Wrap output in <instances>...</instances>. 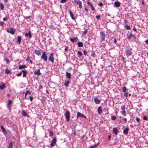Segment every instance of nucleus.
Here are the masks:
<instances>
[{
    "instance_id": "24",
    "label": "nucleus",
    "mask_w": 148,
    "mask_h": 148,
    "mask_svg": "<svg viewBox=\"0 0 148 148\" xmlns=\"http://www.w3.org/2000/svg\"><path fill=\"white\" fill-rule=\"evenodd\" d=\"M118 130L116 128H114L113 129V133L116 135H117V131Z\"/></svg>"
},
{
    "instance_id": "30",
    "label": "nucleus",
    "mask_w": 148,
    "mask_h": 148,
    "mask_svg": "<svg viewBox=\"0 0 148 148\" xmlns=\"http://www.w3.org/2000/svg\"><path fill=\"white\" fill-rule=\"evenodd\" d=\"M132 37H133L134 38H136L135 36L131 34H130V36H127V38L128 39L130 40V38Z\"/></svg>"
},
{
    "instance_id": "23",
    "label": "nucleus",
    "mask_w": 148,
    "mask_h": 148,
    "mask_svg": "<svg viewBox=\"0 0 148 148\" xmlns=\"http://www.w3.org/2000/svg\"><path fill=\"white\" fill-rule=\"evenodd\" d=\"M22 39L21 36H18L17 37V42L18 44H20L21 42Z\"/></svg>"
},
{
    "instance_id": "47",
    "label": "nucleus",
    "mask_w": 148,
    "mask_h": 148,
    "mask_svg": "<svg viewBox=\"0 0 148 148\" xmlns=\"http://www.w3.org/2000/svg\"><path fill=\"white\" fill-rule=\"evenodd\" d=\"M116 116H111V119L113 120H114L115 119H116Z\"/></svg>"
},
{
    "instance_id": "1",
    "label": "nucleus",
    "mask_w": 148,
    "mask_h": 148,
    "mask_svg": "<svg viewBox=\"0 0 148 148\" xmlns=\"http://www.w3.org/2000/svg\"><path fill=\"white\" fill-rule=\"evenodd\" d=\"M41 58L44 60L45 62L47 61L48 57L45 51H44L42 52V55L41 56Z\"/></svg>"
},
{
    "instance_id": "62",
    "label": "nucleus",
    "mask_w": 148,
    "mask_h": 148,
    "mask_svg": "<svg viewBox=\"0 0 148 148\" xmlns=\"http://www.w3.org/2000/svg\"><path fill=\"white\" fill-rule=\"evenodd\" d=\"M84 10L86 11V12H87L88 11V10L86 8H84Z\"/></svg>"
},
{
    "instance_id": "40",
    "label": "nucleus",
    "mask_w": 148,
    "mask_h": 148,
    "mask_svg": "<svg viewBox=\"0 0 148 148\" xmlns=\"http://www.w3.org/2000/svg\"><path fill=\"white\" fill-rule=\"evenodd\" d=\"M100 143L98 142L97 143V144L94 145H93L91 146L93 147V148H96L98 145Z\"/></svg>"
},
{
    "instance_id": "16",
    "label": "nucleus",
    "mask_w": 148,
    "mask_h": 148,
    "mask_svg": "<svg viewBox=\"0 0 148 148\" xmlns=\"http://www.w3.org/2000/svg\"><path fill=\"white\" fill-rule=\"evenodd\" d=\"M68 12H69V13L70 16L71 17V18L72 19H73V20L75 19V18L74 17L73 14V13L70 10H68Z\"/></svg>"
},
{
    "instance_id": "33",
    "label": "nucleus",
    "mask_w": 148,
    "mask_h": 148,
    "mask_svg": "<svg viewBox=\"0 0 148 148\" xmlns=\"http://www.w3.org/2000/svg\"><path fill=\"white\" fill-rule=\"evenodd\" d=\"M77 54L78 55V57L79 58H80L82 55V52L80 51H78Z\"/></svg>"
},
{
    "instance_id": "25",
    "label": "nucleus",
    "mask_w": 148,
    "mask_h": 148,
    "mask_svg": "<svg viewBox=\"0 0 148 148\" xmlns=\"http://www.w3.org/2000/svg\"><path fill=\"white\" fill-rule=\"evenodd\" d=\"M114 5L116 7H119L120 6V3L119 1H116L114 3Z\"/></svg>"
},
{
    "instance_id": "28",
    "label": "nucleus",
    "mask_w": 148,
    "mask_h": 148,
    "mask_svg": "<svg viewBox=\"0 0 148 148\" xmlns=\"http://www.w3.org/2000/svg\"><path fill=\"white\" fill-rule=\"evenodd\" d=\"M77 46L79 47H82L83 46V44L82 42H79L77 44Z\"/></svg>"
},
{
    "instance_id": "29",
    "label": "nucleus",
    "mask_w": 148,
    "mask_h": 148,
    "mask_svg": "<svg viewBox=\"0 0 148 148\" xmlns=\"http://www.w3.org/2000/svg\"><path fill=\"white\" fill-rule=\"evenodd\" d=\"M69 81H67L64 83V85L66 87H67L69 86Z\"/></svg>"
},
{
    "instance_id": "60",
    "label": "nucleus",
    "mask_w": 148,
    "mask_h": 148,
    "mask_svg": "<svg viewBox=\"0 0 148 148\" xmlns=\"http://www.w3.org/2000/svg\"><path fill=\"white\" fill-rule=\"evenodd\" d=\"M102 46L103 47H106V44L105 43H102Z\"/></svg>"
},
{
    "instance_id": "46",
    "label": "nucleus",
    "mask_w": 148,
    "mask_h": 148,
    "mask_svg": "<svg viewBox=\"0 0 148 148\" xmlns=\"http://www.w3.org/2000/svg\"><path fill=\"white\" fill-rule=\"evenodd\" d=\"M22 74V72H21V71L20 72V73L18 74H17L16 75L18 77H20L21 76Z\"/></svg>"
},
{
    "instance_id": "63",
    "label": "nucleus",
    "mask_w": 148,
    "mask_h": 148,
    "mask_svg": "<svg viewBox=\"0 0 148 148\" xmlns=\"http://www.w3.org/2000/svg\"><path fill=\"white\" fill-rule=\"evenodd\" d=\"M145 42L147 44H148V39L145 41Z\"/></svg>"
},
{
    "instance_id": "6",
    "label": "nucleus",
    "mask_w": 148,
    "mask_h": 148,
    "mask_svg": "<svg viewBox=\"0 0 148 148\" xmlns=\"http://www.w3.org/2000/svg\"><path fill=\"white\" fill-rule=\"evenodd\" d=\"M100 37L101 39V41H104L105 40L106 35L105 33L103 32H100Z\"/></svg>"
},
{
    "instance_id": "48",
    "label": "nucleus",
    "mask_w": 148,
    "mask_h": 148,
    "mask_svg": "<svg viewBox=\"0 0 148 148\" xmlns=\"http://www.w3.org/2000/svg\"><path fill=\"white\" fill-rule=\"evenodd\" d=\"M5 60L7 64H8L9 63V59L7 58H5Z\"/></svg>"
},
{
    "instance_id": "7",
    "label": "nucleus",
    "mask_w": 148,
    "mask_h": 148,
    "mask_svg": "<svg viewBox=\"0 0 148 148\" xmlns=\"http://www.w3.org/2000/svg\"><path fill=\"white\" fill-rule=\"evenodd\" d=\"M126 54L127 56H131L132 55V52L131 49H128L125 51Z\"/></svg>"
},
{
    "instance_id": "2",
    "label": "nucleus",
    "mask_w": 148,
    "mask_h": 148,
    "mask_svg": "<svg viewBox=\"0 0 148 148\" xmlns=\"http://www.w3.org/2000/svg\"><path fill=\"white\" fill-rule=\"evenodd\" d=\"M73 3L79 5V8L81 9L82 8V2L79 0H74Z\"/></svg>"
},
{
    "instance_id": "64",
    "label": "nucleus",
    "mask_w": 148,
    "mask_h": 148,
    "mask_svg": "<svg viewBox=\"0 0 148 148\" xmlns=\"http://www.w3.org/2000/svg\"><path fill=\"white\" fill-rule=\"evenodd\" d=\"M123 120H124L125 122V123H126L127 121V119L126 118H125L123 119Z\"/></svg>"
},
{
    "instance_id": "58",
    "label": "nucleus",
    "mask_w": 148,
    "mask_h": 148,
    "mask_svg": "<svg viewBox=\"0 0 148 148\" xmlns=\"http://www.w3.org/2000/svg\"><path fill=\"white\" fill-rule=\"evenodd\" d=\"M30 100L31 101H32L33 99V97H31V96H30Z\"/></svg>"
},
{
    "instance_id": "31",
    "label": "nucleus",
    "mask_w": 148,
    "mask_h": 148,
    "mask_svg": "<svg viewBox=\"0 0 148 148\" xmlns=\"http://www.w3.org/2000/svg\"><path fill=\"white\" fill-rule=\"evenodd\" d=\"M5 87V84L3 83L1 85H0V89L1 90L3 89Z\"/></svg>"
},
{
    "instance_id": "53",
    "label": "nucleus",
    "mask_w": 148,
    "mask_h": 148,
    "mask_svg": "<svg viewBox=\"0 0 148 148\" xmlns=\"http://www.w3.org/2000/svg\"><path fill=\"white\" fill-rule=\"evenodd\" d=\"M67 1V0H61L60 1V3H64V2H66Z\"/></svg>"
},
{
    "instance_id": "34",
    "label": "nucleus",
    "mask_w": 148,
    "mask_h": 148,
    "mask_svg": "<svg viewBox=\"0 0 148 148\" xmlns=\"http://www.w3.org/2000/svg\"><path fill=\"white\" fill-rule=\"evenodd\" d=\"M120 112L124 116H125L126 115V112L125 111H121Z\"/></svg>"
},
{
    "instance_id": "55",
    "label": "nucleus",
    "mask_w": 148,
    "mask_h": 148,
    "mask_svg": "<svg viewBox=\"0 0 148 148\" xmlns=\"http://www.w3.org/2000/svg\"><path fill=\"white\" fill-rule=\"evenodd\" d=\"M114 38L113 42L115 44H116L117 43V41H116V38Z\"/></svg>"
},
{
    "instance_id": "37",
    "label": "nucleus",
    "mask_w": 148,
    "mask_h": 148,
    "mask_svg": "<svg viewBox=\"0 0 148 148\" xmlns=\"http://www.w3.org/2000/svg\"><path fill=\"white\" fill-rule=\"evenodd\" d=\"M22 114L25 116H26L27 115V113L24 110L22 111Z\"/></svg>"
},
{
    "instance_id": "22",
    "label": "nucleus",
    "mask_w": 148,
    "mask_h": 148,
    "mask_svg": "<svg viewBox=\"0 0 148 148\" xmlns=\"http://www.w3.org/2000/svg\"><path fill=\"white\" fill-rule=\"evenodd\" d=\"M87 3L89 5H90L92 8V10L93 11H94L95 10V8L90 3L89 1H87Z\"/></svg>"
},
{
    "instance_id": "49",
    "label": "nucleus",
    "mask_w": 148,
    "mask_h": 148,
    "mask_svg": "<svg viewBox=\"0 0 148 148\" xmlns=\"http://www.w3.org/2000/svg\"><path fill=\"white\" fill-rule=\"evenodd\" d=\"M25 94L26 95H27V94L30 95L31 94V93L30 91L29 90H27L25 92Z\"/></svg>"
},
{
    "instance_id": "36",
    "label": "nucleus",
    "mask_w": 148,
    "mask_h": 148,
    "mask_svg": "<svg viewBox=\"0 0 148 148\" xmlns=\"http://www.w3.org/2000/svg\"><path fill=\"white\" fill-rule=\"evenodd\" d=\"M0 8L2 10H3V9L4 8V6L3 4V3H0Z\"/></svg>"
},
{
    "instance_id": "12",
    "label": "nucleus",
    "mask_w": 148,
    "mask_h": 148,
    "mask_svg": "<svg viewBox=\"0 0 148 148\" xmlns=\"http://www.w3.org/2000/svg\"><path fill=\"white\" fill-rule=\"evenodd\" d=\"M16 29L13 28H10L9 29V33L12 35H14L15 31Z\"/></svg>"
},
{
    "instance_id": "43",
    "label": "nucleus",
    "mask_w": 148,
    "mask_h": 148,
    "mask_svg": "<svg viewBox=\"0 0 148 148\" xmlns=\"http://www.w3.org/2000/svg\"><path fill=\"white\" fill-rule=\"evenodd\" d=\"M126 88L125 86H123L122 88V90L123 92H125L126 91Z\"/></svg>"
},
{
    "instance_id": "5",
    "label": "nucleus",
    "mask_w": 148,
    "mask_h": 148,
    "mask_svg": "<svg viewBox=\"0 0 148 148\" xmlns=\"http://www.w3.org/2000/svg\"><path fill=\"white\" fill-rule=\"evenodd\" d=\"M53 55V53H52L50 54L48 57V60L52 63H53L54 62V59Z\"/></svg>"
},
{
    "instance_id": "41",
    "label": "nucleus",
    "mask_w": 148,
    "mask_h": 148,
    "mask_svg": "<svg viewBox=\"0 0 148 148\" xmlns=\"http://www.w3.org/2000/svg\"><path fill=\"white\" fill-rule=\"evenodd\" d=\"M4 22L2 21H0V25L3 27H4Z\"/></svg>"
},
{
    "instance_id": "9",
    "label": "nucleus",
    "mask_w": 148,
    "mask_h": 148,
    "mask_svg": "<svg viewBox=\"0 0 148 148\" xmlns=\"http://www.w3.org/2000/svg\"><path fill=\"white\" fill-rule=\"evenodd\" d=\"M57 141L56 139V137H54L51 141L50 144V146L51 147H53L56 144Z\"/></svg>"
},
{
    "instance_id": "54",
    "label": "nucleus",
    "mask_w": 148,
    "mask_h": 148,
    "mask_svg": "<svg viewBox=\"0 0 148 148\" xmlns=\"http://www.w3.org/2000/svg\"><path fill=\"white\" fill-rule=\"evenodd\" d=\"M30 16H24V18L25 19H27L29 18H30Z\"/></svg>"
},
{
    "instance_id": "21",
    "label": "nucleus",
    "mask_w": 148,
    "mask_h": 148,
    "mask_svg": "<svg viewBox=\"0 0 148 148\" xmlns=\"http://www.w3.org/2000/svg\"><path fill=\"white\" fill-rule=\"evenodd\" d=\"M21 72L23 73V77H26L27 73L26 71H24V70H21Z\"/></svg>"
},
{
    "instance_id": "14",
    "label": "nucleus",
    "mask_w": 148,
    "mask_h": 148,
    "mask_svg": "<svg viewBox=\"0 0 148 148\" xmlns=\"http://www.w3.org/2000/svg\"><path fill=\"white\" fill-rule=\"evenodd\" d=\"M94 101L95 103L97 104H99L100 103V100L98 99V98L96 97L94 99Z\"/></svg>"
},
{
    "instance_id": "50",
    "label": "nucleus",
    "mask_w": 148,
    "mask_h": 148,
    "mask_svg": "<svg viewBox=\"0 0 148 148\" xmlns=\"http://www.w3.org/2000/svg\"><path fill=\"white\" fill-rule=\"evenodd\" d=\"M143 119L144 120L147 121L148 119L146 116H144L143 117Z\"/></svg>"
},
{
    "instance_id": "27",
    "label": "nucleus",
    "mask_w": 148,
    "mask_h": 148,
    "mask_svg": "<svg viewBox=\"0 0 148 148\" xmlns=\"http://www.w3.org/2000/svg\"><path fill=\"white\" fill-rule=\"evenodd\" d=\"M97 112L99 114H101L102 112V110L101 107L99 106L98 107L97 109Z\"/></svg>"
},
{
    "instance_id": "26",
    "label": "nucleus",
    "mask_w": 148,
    "mask_h": 148,
    "mask_svg": "<svg viewBox=\"0 0 148 148\" xmlns=\"http://www.w3.org/2000/svg\"><path fill=\"white\" fill-rule=\"evenodd\" d=\"M26 67L27 66L25 65H21L18 66V69L20 70L26 68Z\"/></svg>"
},
{
    "instance_id": "19",
    "label": "nucleus",
    "mask_w": 148,
    "mask_h": 148,
    "mask_svg": "<svg viewBox=\"0 0 148 148\" xmlns=\"http://www.w3.org/2000/svg\"><path fill=\"white\" fill-rule=\"evenodd\" d=\"M66 76L69 79H70L71 78V73H69L67 72H66Z\"/></svg>"
},
{
    "instance_id": "4",
    "label": "nucleus",
    "mask_w": 148,
    "mask_h": 148,
    "mask_svg": "<svg viewBox=\"0 0 148 148\" xmlns=\"http://www.w3.org/2000/svg\"><path fill=\"white\" fill-rule=\"evenodd\" d=\"M12 104V102L11 100H9L7 101V103L6 105L8 109L9 110V111H10L11 110V105Z\"/></svg>"
},
{
    "instance_id": "39",
    "label": "nucleus",
    "mask_w": 148,
    "mask_h": 148,
    "mask_svg": "<svg viewBox=\"0 0 148 148\" xmlns=\"http://www.w3.org/2000/svg\"><path fill=\"white\" fill-rule=\"evenodd\" d=\"M125 27L127 30H129L130 29V27L127 25H126L125 26Z\"/></svg>"
},
{
    "instance_id": "51",
    "label": "nucleus",
    "mask_w": 148,
    "mask_h": 148,
    "mask_svg": "<svg viewBox=\"0 0 148 148\" xmlns=\"http://www.w3.org/2000/svg\"><path fill=\"white\" fill-rule=\"evenodd\" d=\"M8 17H7L3 18V21H7L8 20Z\"/></svg>"
},
{
    "instance_id": "18",
    "label": "nucleus",
    "mask_w": 148,
    "mask_h": 148,
    "mask_svg": "<svg viewBox=\"0 0 148 148\" xmlns=\"http://www.w3.org/2000/svg\"><path fill=\"white\" fill-rule=\"evenodd\" d=\"M1 129L2 130V131L3 132V133L5 134H7V132L5 130V128L3 127V125H1Z\"/></svg>"
},
{
    "instance_id": "38",
    "label": "nucleus",
    "mask_w": 148,
    "mask_h": 148,
    "mask_svg": "<svg viewBox=\"0 0 148 148\" xmlns=\"http://www.w3.org/2000/svg\"><path fill=\"white\" fill-rule=\"evenodd\" d=\"M95 53L94 51L92 52L91 56L93 58H95Z\"/></svg>"
},
{
    "instance_id": "20",
    "label": "nucleus",
    "mask_w": 148,
    "mask_h": 148,
    "mask_svg": "<svg viewBox=\"0 0 148 148\" xmlns=\"http://www.w3.org/2000/svg\"><path fill=\"white\" fill-rule=\"evenodd\" d=\"M5 72L6 74H12L11 71L8 68H7L5 70Z\"/></svg>"
},
{
    "instance_id": "59",
    "label": "nucleus",
    "mask_w": 148,
    "mask_h": 148,
    "mask_svg": "<svg viewBox=\"0 0 148 148\" xmlns=\"http://www.w3.org/2000/svg\"><path fill=\"white\" fill-rule=\"evenodd\" d=\"M96 18L97 20H99L100 17V16L99 15H97L96 16Z\"/></svg>"
},
{
    "instance_id": "11",
    "label": "nucleus",
    "mask_w": 148,
    "mask_h": 148,
    "mask_svg": "<svg viewBox=\"0 0 148 148\" xmlns=\"http://www.w3.org/2000/svg\"><path fill=\"white\" fill-rule=\"evenodd\" d=\"M25 36L26 37L29 36V38L30 39L32 37L31 31L30 30H29L28 33H26L25 34Z\"/></svg>"
},
{
    "instance_id": "10",
    "label": "nucleus",
    "mask_w": 148,
    "mask_h": 148,
    "mask_svg": "<svg viewBox=\"0 0 148 148\" xmlns=\"http://www.w3.org/2000/svg\"><path fill=\"white\" fill-rule=\"evenodd\" d=\"M69 39L70 41L72 42H77L79 40L77 37H74L73 38H70Z\"/></svg>"
},
{
    "instance_id": "17",
    "label": "nucleus",
    "mask_w": 148,
    "mask_h": 148,
    "mask_svg": "<svg viewBox=\"0 0 148 148\" xmlns=\"http://www.w3.org/2000/svg\"><path fill=\"white\" fill-rule=\"evenodd\" d=\"M34 74L38 75H41V73L40 72V69L36 70L34 72Z\"/></svg>"
},
{
    "instance_id": "45",
    "label": "nucleus",
    "mask_w": 148,
    "mask_h": 148,
    "mask_svg": "<svg viewBox=\"0 0 148 148\" xmlns=\"http://www.w3.org/2000/svg\"><path fill=\"white\" fill-rule=\"evenodd\" d=\"M98 5L101 7H102L103 6V4L102 2H100L98 4Z\"/></svg>"
},
{
    "instance_id": "42",
    "label": "nucleus",
    "mask_w": 148,
    "mask_h": 148,
    "mask_svg": "<svg viewBox=\"0 0 148 148\" xmlns=\"http://www.w3.org/2000/svg\"><path fill=\"white\" fill-rule=\"evenodd\" d=\"M88 32V29H86L85 30L84 32H83V34L84 35H85Z\"/></svg>"
},
{
    "instance_id": "3",
    "label": "nucleus",
    "mask_w": 148,
    "mask_h": 148,
    "mask_svg": "<svg viewBox=\"0 0 148 148\" xmlns=\"http://www.w3.org/2000/svg\"><path fill=\"white\" fill-rule=\"evenodd\" d=\"M65 116L67 121L69 122L70 119V112L68 110L66 111L65 114Z\"/></svg>"
},
{
    "instance_id": "13",
    "label": "nucleus",
    "mask_w": 148,
    "mask_h": 148,
    "mask_svg": "<svg viewBox=\"0 0 148 148\" xmlns=\"http://www.w3.org/2000/svg\"><path fill=\"white\" fill-rule=\"evenodd\" d=\"M129 130V128L128 127H126L123 130V134L126 135H127L128 134Z\"/></svg>"
},
{
    "instance_id": "61",
    "label": "nucleus",
    "mask_w": 148,
    "mask_h": 148,
    "mask_svg": "<svg viewBox=\"0 0 148 148\" xmlns=\"http://www.w3.org/2000/svg\"><path fill=\"white\" fill-rule=\"evenodd\" d=\"M133 30L135 32H136L137 31L136 29L134 27L133 28Z\"/></svg>"
},
{
    "instance_id": "44",
    "label": "nucleus",
    "mask_w": 148,
    "mask_h": 148,
    "mask_svg": "<svg viewBox=\"0 0 148 148\" xmlns=\"http://www.w3.org/2000/svg\"><path fill=\"white\" fill-rule=\"evenodd\" d=\"M53 133L52 131H51L49 132V135L50 136H52L53 135Z\"/></svg>"
},
{
    "instance_id": "15",
    "label": "nucleus",
    "mask_w": 148,
    "mask_h": 148,
    "mask_svg": "<svg viewBox=\"0 0 148 148\" xmlns=\"http://www.w3.org/2000/svg\"><path fill=\"white\" fill-rule=\"evenodd\" d=\"M34 52L38 56L40 55L41 54V52L40 50H35L34 51Z\"/></svg>"
},
{
    "instance_id": "52",
    "label": "nucleus",
    "mask_w": 148,
    "mask_h": 148,
    "mask_svg": "<svg viewBox=\"0 0 148 148\" xmlns=\"http://www.w3.org/2000/svg\"><path fill=\"white\" fill-rule=\"evenodd\" d=\"M87 53V51H86L85 50H83V53H84V55L85 56H86V55Z\"/></svg>"
},
{
    "instance_id": "8",
    "label": "nucleus",
    "mask_w": 148,
    "mask_h": 148,
    "mask_svg": "<svg viewBox=\"0 0 148 148\" xmlns=\"http://www.w3.org/2000/svg\"><path fill=\"white\" fill-rule=\"evenodd\" d=\"M79 117H81V118L84 117L86 119V116L85 115L79 112H78L77 113V118L78 119Z\"/></svg>"
},
{
    "instance_id": "56",
    "label": "nucleus",
    "mask_w": 148,
    "mask_h": 148,
    "mask_svg": "<svg viewBox=\"0 0 148 148\" xmlns=\"http://www.w3.org/2000/svg\"><path fill=\"white\" fill-rule=\"evenodd\" d=\"M128 93L127 92H125L124 94V95L126 97H127L128 96Z\"/></svg>"
},
{
    "instance_id": "32",
    "label": "nucleus",
    "mask_w": 148,
    "mask_h": 148,
    "mask_svg": "<svg viewBox=\"0 0 148 148\" xmlns=\"http://www.w3.org/2000/svg\"><path fill=\"white\" fill-rule=\"evenodd\" d=\"M13 145L12 141L10 142L9 143V146L8 148H13Z\"/></svg>"
},
{
    "instance_id": "57",
    "label": "nucleus",
    "mask_w": 148,
    "mask_h": 148,
    "mask_svg": "<svg viewBox=\"0 0 148 148\" xmlns=\"http://www.w3.org/2000/svg\"><path fill=\"white\" fill-rule=\"evenodd\" d=\"M136 121L137 122H139V121H140V118H138V117H136Z\"/></svg>"
},
{
    "instance_id": "35",
    "label": "nucleus",
    "mask_w": 148,
    "mask_h": 148,
    "mask_svg": "<svg viewBox=\"0 0 148 148\" xmlns=\"http://www.w3.org/2000/svg\"><path fill=\"white\" fill-rule=\"evenodd\" d=\"M122 111H125V105H123L121 106V107Z\"/></svg>"
}]
</instances>
